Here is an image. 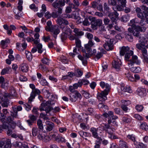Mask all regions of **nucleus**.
<instances>
[{
  "instance_id": "dca6fc26",
  "label": "nucleus",
  "mask_w": 148,
  "mask_h": 148,
  "mask_svg": "<svg viewBox=\"0 0 148 148\" xmlns=\"http://www.w3.org/2000/svg\"><path fill=\"white\" fill-rule=\"evenodd\" d=\"M82 84V82H79L77 83L74 84L73 86H71L69 87V90L71 92H73L74 91L75 89H77L78 87H81Z\"/></svg>"
},
{
  "instance_id": "a878e982",
  "label": "nucleus",
  "mask_w": 148,
  "mask_h": 148,
  "mask_svg": "<svg viewBox=\"0 0 148 148\" xmlns=\"http://www.w3.org/2000/svg\"><path fill=\"white\" fill-rule=\"evenodd\" d=\"M128 101V102L127 103H126L127 101H126L125 100L123 101L122 102L123 103L124 102V103L123 104H122L121 106V107L122 110L126 112H127V111L128 110V108L126 106L128 105L131 103L130 101Z\"/></svg>"
},
{
  "instance_id": "69168bd1",
  "label": "nucleus",
  "mask_w": 148,
  "mask_h": 148,
  "mask_svg": "<svg viewBox=\"0 0 148 148\" xmlns=\"http://www.w3.org/2000/svg\"><path fill=\"white\" fill-rule=\"evenodd\" d=\"M29 8L32 10H34V11H37L38 10V8L36 7L35 5L34 4H32L29 6Z\"/></svg>"
},
{
  "instance_id": "393cba45",
  "label": "nucleus",
  "mask_w": 148,
  "mask_h": 148,
  "mask_svg": "<svg viewBox=\"0 0 148 148\" xmlns=\"http://www.w3.org/2000/svg\"><path fill=\"white\" fill-rule=\"evenodd\" d=\"M34 42V43L38 44L37 45V48L38 49V52L39 53H41L42 52V44H38V41L35 39H34V40L33 41Z\"/></svg>"
},
{
  "instance_id": "052dcab7",
  "label": "nucleus",
  "mask_w": 148,
  "mask_h": 148,
  "mask_svg": "<svg viewBox=\"0 0 148 148\" xmlns=\"http://www.w3.org/2000/svg\"><path fill=\"white\" fill-rule=\"evenodd\" d=\"M137 147L138 148H145L146 147V146L143 143H140L137 145Z\"/></svg>"
},
{
  "instance_id": "603ef678",
  "label": "nucleus",
  "mask_w": 148,
  "mask_h": 148,
  "mask_svg": "<svg viewBox=\"0 0 148 148\" xmlns=\"http://www.w3.org/2000/svg\"><path fill=\"white\" fill-rule=\"evenodd\" d=\"M141 19V20L140 21H136V23H138L141 26H143L145 24V21L144 18Z\"/></svg>"
},
{
  "instance_id": "423d86ee",
  "label": "nucleus",
  "mask_w": 148,
  "mask_h": 148,
  "mask_svg": "<svg viewBox=\"0 0 148 148\" xmlns=\"http://www.w3.org/2000/svg\"><path fill=\"white\" fill-rule=\"evenodd\" d=\"M92 28L94 30H96L98 26H101L102 24V21L101 19L96 20L95 18H92L91 22Z\"/></svg>"
},
{
  "instance_id": "49530a36",
  "label": "nucleus",
  "mask_w": 148,
  "mask_h": 148,
  "mask_svg": "<svg viewBox=\"0 0 148 148\" xmlns=\"http://www.w3.org/2000/svg\"><path fill=\"white\" fill-rule=\"evenodd\" d=\"M140 128L141 129L147 130H148V126L146 123H143L141 124L140 126Z\"/></svg>"
},
{
  "instance_id": "6e6552de",
  "label": "nucleus",
  "mask_w": 148,
  "mask_h": 148,
  "mask_svg": "<svg viewBox=\"0 0 148 148\" xmlns=\"http://www.w3.org/2000/svg\"><path fill=\"white\" fill-rule=\"evenodd\" d=\"M70 100L72 101H75L77 100L78 98H81L82 97L81 94L77 91L71 92L70 94Z\"/></svg>"
},
{
  "instance_id": "e433bc0d",
  "label": "nucleus",
  "mask_w": 148,
  "mask_h": 148,
  "mask_svg": "<svg viewBox=\"0 0 148 148\" xmlns=\"http://www.w3.org/2000/svg\"><path fill=\"white\" fill-rule=\"evenodd\" d=\"M138 92V94L139 96H141L145 95L146 94V91L145 90H144L143 89L142 90L138 89L137 90Z\"/></svg>"
},
{
  "instance_id": "f8f14e48",
  "label": "nucleus",
  "mask_w": 148,
  "mask_h": 148,
  "mask_svg": "<svg viewBox=\"0 0 148 148\" xmlns=\"http://www.w3.org/2000/svg\"><path fill=\"white\" fill-rule=\"evenodd\" d=\"M52 5L54 8L57 9L64 5V3L62 0H57L53 2Z\"/></svg>"
},
{
  "instance_id": "2f4dec72",
  "label": "nucleus",
  "mask_w": 148,
  "mask_h": 148,
  "mask_svg": "<svg viewBox=\"0 0 148 148\" xmlns=\"http://www.w3.org/2000/svg\"><path fill=\"white\" fill-rule=\"evenodd\" d=\"M98 107L99 109L103 110L104 111L108 110V107L101 103H99L98 105Z\"/></svg>"
},
{
  "instance_id": "774afa93",
  "label": "nucleus",
  "mask_w": 148,
  "mask_h": 148,
  "mask_svg": "<svg viewBox=\"0 0 148 148\" xmlns=\"http://www.w3.org/2000/svg\"><path fill=\"white\" fill-rule=\"evenodd\" d=\"M145 15V18L146 19L147 23H148V11H143Z\"/></svg>"
},
{
  "instance_id": "bb28decb",
  "label": "nucleus",
  "mask_w": 148,
  "mask_h": 148,
  "mask_svg": "<svg viewBox=\"0 0 148 148\" xmlns=\"http://www.w3.org/2000/svg\"><path fill=\"white\" fill-rule=\"evenodd\" d=\"M121 62L120 63L117 62L116 61L114 60V62H112V66L113 67L116 69L117 70H119L121 66Z\"/></svg>"
},
{
  "instance_id": "79ce46f5",
  "label": "nucleus",
  "mask_w": 148,
  "mask_h": 148,
  "mask_svg": "<svg viewBox=\"0 0 148 148\" xmlns=\"http://www.w3.org/2000/svg\"><path fill=\"white\" fill-rule=\"evenodd\" d=\"M82 94L84 96L86 99H88L90 98L91 96L89 94L84 90L82 91Z\"/></svg>"
},
{
  "instance_id": "8fccbe9b",
  "label": "nucleus",
  "mask_w": 148,
  "mask_h": 148,
  "mask_svg": "<svg viewBox=\"0 0 148 148\" xmlns=\"http://www.w3.org/2000/svg\"><path fill=\"white\" fill-rule=\"evenodd\" d=\"M142 55L143 57L144 62L148 63V57H147V53H144L142 54Z\"/></svg>"
},
{
  "instance_id": "4d7b16f0",
  "label": "nucleus",
  "mask_w": 148,
  "mask_h": 148,
  "mask_svg": "<svg viewBox=\"0 0 148 148\" xmlns=\"http://www.w3.org/2000/svg\"><path fill=\"white\" fill-rule=\"evenodd\" d=\"M108 3L109 4L112 5H115L116 4L115 0H108Z\"/></svg>"
},
{
  "instance_id": "a19ab883",
  "label": "nucleus",
  "mask_w": 148,
  "mask_h": 148,
  "mask_svg": "<svg viewBox=\"0 0 148 148\" xmlns=\"http://www.w3.org/2000/svg\"><path fill=\"white\" fill-rule=\"evenodd\" d=\"M11 147L10 140L8 139L6 141V144L2 148H10Z\"/></svg>"
},
{
  "instance_id": "c85d7f7f",
  "label": "nucleus",
  "mask_w": 148,
  "mask_h": 148,
  "mask_svg": "<svg viewBox=\"0 0 148 148\" xmlns=\"http://www.w3.org/2000/svg\"><path fill=\"white\" fill-rule=\"evenodd\" d=\"M133 52L132 50L129 51L128 53H127L125 55V58L126 60L128 61L129 60V59L130 57L131 56H132L133 54Z\"/></svg>"
},
{
  "instance_id": "a211bd4d",
  "label": "nucleus",
  "mask_w": 148,
  "mask_h": 148,
  "mask_svg": "<svg viewBox=\"0 0 148 148\" xmlns=\"http://www.w3.org/2000/svg\"><path fill=\"white\" fill-rule=\"evenodd\" d=\"M91 131L92 132L93 136L98 140V141L100 142L102 140L101 138L99 136L98 134L97 133V130L95 128H91Z\"/></svg>"
},
{
  "instance_id": "ea45409f",
  "label": "nucleus",
  "mask_w": 148,
  "mask_h": 148,
  "mask_svg": "<svg viewBox=\"0 0 148 148\" xmlns=\"http://www.w3.org/2000/svg\"><path fill=\"white\" fill-rule=\"evenodd\" d=\"M104 52H105V51L102 49L100 52H98L96 56L97 58V59L100 58L102 56L103 53H105Z\"/></svg>"
},
{
  "instance_id": "f3484780",
  "label": "nucleus",
  "mask_w": 148,
  "mask_h": 148,
  "mask_svg": "<svg viewBox=\"0 0 148 148\" xmlns=\"http://www.w3.org/2000/svg\"><path fill=\"white\" fill-rule=\"evenodd\" d=\"M136 47L137 49L141 50L142 54L144 53H147V47L144 45L140 43H138L136 44Z\"/></svg>"
},
{
  "instance_id": "c756f323",
  "label": "nucleus",
  "mask_w": 148,
  "mask_h": 148,
  "mask_svg": "<svg viewBox=\"0 0 148 148\" xmlns=\"http://www.w3.org/2000/svg\"><path fill=\"white\" fill-rule=\"evenodd\" d=\"M131 71L134 73H138L141 71V69L139 66L132 67L130 68Z\"/></svg>"
},
{
  "instance_id": "e2e57ef3",
  "label": "nucleus",
  "mask_w": 148,
  "mask_h": 148,
  "mask_svg": "<svg viewBox=\"0 0 148 148\" xmlns=\"http://www.w3.org/2000/svg\"><path fill=\"white\" fill-rule=\"evenodd\" d=\"M31 103V102L30 103H29L28 101V103L26 104L25 105L26 107V109L27 111H28L31 109V108L32 107Z\"/></svg>"
},
{
  "instance_id": "cd10ccee",
  "label": "nucleus",
  "mask_w": 148,
  "mask_h": 148,
  "mask_svg": "<svg viewBox=\"0 0 148 148\" xmlns=\"http://www.w3.org/2000/svg\"><path fill=\"white\" fill-rule=\"evenodd\" d=\"M20 68L22 71L23 72H26L28 71V67L27 64L23 63L21 64Z\"/></svg>"
},
{
  "instance_id": "9b49d317",
  "label": "nucleus",
  "mask_w": 148,
  "mask_h": 148,
  "mask_svg": "<svg viewBox=\"0 0 148 148\" xmlns=\"http://www.w3.org/2000/svg\"><path fill=\"white\" fill-rule=\"evenodd\" d=\"M94 44V43L91 40L88 41L87 44L85 45L84 49L82 50L83 53H86V52H89L90 51V49L91 47Z\"/></svg>"
},
{
  "instance_id": "4be33fe9",
  "label": "nucleus",
  "mask_w": 148,
  "mask_h": 148,
  "mask_svg": "<svg viewBox=\"0 0 148 148\" xmlns=\"http://www.w3.org/2000/svg\"><path fill=\"white\" fill-rule=\"evenodd\" d=\"M121 91L125 92H128L129 93H132V90L130 86H121Z\"/></svg>"
},
{
  "instance_id": "1a4fd4ad",
  "label": "nucleus",
  "mask_w": 148,
  "mask_h": 148,
  "mask_svg": "<svg viewBox=\"0 0 148 148\" xmlns=\"http://www.w3.org/2000/svg\"><path fill=\"white\" fill-rule=\"evenodd\" d=\"M134 64L137 65L140 64V61L138 59V57L135 55L132 56V59L129 61L128 63L129 66H132Z\"/></svg>"
},
{
  "instance_id": "680f3d73",
  "label": "nucleus",
  "mask_w": 148,
  "mask_h": 148,
  "mask_svg": "<svg viewBox=\"0 0 148 148\" xmlns=\"http://www.w3.org/2000/svg\"><path fill=\"white\" fill-rule=\"evenodd\" d=\"M103 22L105 25H108L110 21V20L108 18H104L103 20Z\"/></svg>"
},
{
  "instance_id": "39448f33",
  "label": "nucleus",
  "mask_w": 148,
  "mask_h": 148,
  "mask_svg": "<svg viewBox=\"0 0 148 148\" xmlns=\"http://www.w3.org/2000/svg\"><path fill=\"white\" fill-rule=\"evenodd\" d=\"M145 29L144 27H140V26H135L134 27H129L128 28V30L130 32H132L133 35L135 36L138 37L140 35V32L143 31V29Z\"/></svg>"
},
{
  "instance_id": "de8ad7c7",
  "label": "nucleus",
  "mask_w": 148,
  "mask_h": 148,
  "mask_svg": "<svg viewBox=\"0 0 148 148\" xmlns=\"http://www.w3.org/2000/svg\"><path fill=\"white\" fill-rule=\"evenodd\" d=\"M108 116L112 117V119H116L117 118V117L116 116H114L113 115V112L111 111H110L108 112Z\"/></svg>"
},
{
  "instance_id": "f257e3e1",
  "label": "nucleus",
  "mask_w": 148,
  "mask_h": 148,
  "mask_svg": "<svg viewBox=\"0 0 148 148\" xmlns=\"http://www.w3.org/2000/svg\"><path fill=\"white\" fill-rule=\"evenodd\" d=\"M100 86L103 88L105 87L106 89L102 91L101 93H98L97 95V98L99 101L103 102L107 99L106 95L108 94L110 89V86L108 84H106L103 82L100 83Z\"/></svg>"
},
{
  "instance_id": "09e8293b",
  "label": "nucleus",
  "mask_w": 148,
  "mask_h": 148,
  "mask_svg": "<svg viewBox=\"0 0 148 148\" xmlns=\"http://www.w3.org/2000/svg\"><path fill=\"white\" fill-rule=\"evenodd\" d=\"M114 130V129L113 128H110L108 129H106V131L110 135L109 136H110L111 135H113V132Z\"/></svg>"
},
{
  "instance_id": "c9c22d12",
  "label": "nucleus",
  "mask_w": 148,
  "mask_h": 148,
  "mask_svg": "<svg viewBox=\"0 0 148 148\" xmlns=\"http://www.w3.org/2000/svg\"><path fill=\"white\" fill-rule=\"evenodd\" d=\"M120 147L123 148H128V147L127 144L124 142L120 140L119 143Z\"/></svg>"
},
{
  "instance_id": "4468645a",
  "label": "nucleus",
  "mask_w": 148,
  "mask_h": 148,
  "mask_svg": "<svg viewBox=\"0 0 148 148\" xmlns=\"http://www.w3.org/2000/svg\"><path fill=\"white\" fill-rule=\"evenodd\" d=\"M40 93V91L37 89L33 90L31 93L30 97L29 98V103L32 102L33 99H34L36 94H39Z\"/></svg>"
},
{
  "instance_id": "4c0bfd02",
  "label": "nucleus",
  "mask_w": 148,
  "mask_h": 148,
  "mask_svg": "<svg viewBox=\"0 0 148 148\" xmlns=\"http://www.w3.org/2000/svg\"><path fill=\"white\" fill-rule=\"evenodd\" d=\"M37 124L38 126V128L40 130H42L43 129V126L42 121L40 119H38L37 121Z\"/></svg>"
},
{
  "instance_id": "338daca9",
  "label": "nucleus",
  "mask_w": 148,
  "mask_h": 148,
  "mask_svg": "<svg viewBox=\"0 0 148 148\" xmlns=\"http://www.w3.org/2000/svg\"><path fill=\"white\" fill-rule=\"evenodd\" d=\"M42 63L45 64H49V60L47 58H44L42 60Z\"/></svg>"
},
{
  "instance_id": "f704fd0d",
  "label": "nucleus",
  "mask_w": 148,
  "mask_h": 148,
  "mask_svg": "<svg viewBox=\"0 0 148 148\" xmlns=\"http://www.w3.org/2000/svg\"><path fill=\"white\" fill-rule=\"evenodd\" d=\"M25 53L26 54V57L29 61H31L32 58V55L31 53L28 51H25Z\"/></svg>"
},
{
  "instance_id": "0e129e2a",
  "label": "nucleus",
  "mask_w": 148,
  "mask_h": 148,
  "mask_svg": "<svg viewBox=\"0 0 148 148\" xmlns=\"http://www.w3.org/2000/svg\"><path fill=\"white\" fill-rule=\"evenodd\" d=\"M138 17L140 19L144 18H145V15L144 13L140 12L137 14Z\"/></svg>"
},
{
  "instance_id": "6e6d98bb",
  "label": "nucleus",
  "mask_w": 148,
  "mask_h": 148,
  "mask_svg": "<svg viewBox=\"0 0 148 148\" xmlns=\"http://www.w3.org/2000/svg\"><path fill=\"white\" fill-rule=\"evenodd\" d=\"M3 102L1 104V106L3 107H7L8 106L9 102L8 100L3 101Z\"/></svg>"
},
{
  "instance_id": "2eb2a0df",
  "label": "nucleus",
  "mask_w": 148,
  "mask_h": 148,
  "mask_svg": "<svg viewBox=\"0 0 148 148\" xmlns=\"http://www.w3.org/2000/svg\"><path fill=\"white\" fill-rule=\"evenodd\" d=\"M111 40L109 41L106 42L103 45L104 47L106 50L108 51L113 49V46L112 43L110 42Z\"/></svg>"
},
{
  "instance_id": "bf43d9fd",
  "label": "nucleus",
  "mask_w": 148,
  "mask_h": 148,
  "mask_svg": "<svg viewBox=\"0 0 148 148\" xmlns=\"http://www.w3.org/2000/svg\"><path fill=\"white\" fill-rule=\"evenodd\" d=\"M18 145L19 146H21V148H29L27 145L25 144H22L21 142H18Z\"/></svg>"
},
{
  "instance_id": "f03ea898",
  "label": "nucleus",
  "mask_w": 148,
  "mask_h": 148,
  "mask_svg": "<svg viewBox=\"0 0 148 148\" xmlns=\"http://www.w3.org/2000/svg\"><path fill=\"white\" fill-rule=\"evenodd\" d=\"M54 104V103H51L50 101H48L46 102L44 101L41 104V106L39 108V110L40 111L45 110L47 114L49 113V115H51L50 114V112L53 110V108L51 106Z\"/></svg>"
},
{
  "instance_id": "a18cd8bd",
  "label": "nucleus",
  "mask_w": 148,
  "mask_h": 148,
  "mask_svg": "<svg viewBox=\"0 0 148 148\" xmlns=\"http://www.w3.org/2000/svg\"><path fill=\"white\" fill-rule=\"evenodd\" d=\"M14 12L16 14V15L15 16V18L17 19H20L21 16L18 15L19 13V12L18 11L17 9L16 8L14 9Z\"/></svg>"
},
{
  "instance_id": "c03bdc74",
  "label": "nucleus",
  "mask_w": 148,
  "mask_h": 148,
  "mask_svg": "<svg viewBox=\"0 0 148 148\" xmlns=\"http://www.w3.org/2000/svg\"><path fill=\"white\" fill-rule=\"evenodd\" d=\"M74 32L77 36H81L83 35L84 32L82 31H79L77 28H75L74 30Z\"/></svg>"
},
{
  "instance_id": "7ed1b4c3",
  "label": "nucleus",
  "mask_w": 148,
  "mask_h": 148,
  "mask_svg": "<svg viewBox=\"0 0 148 148\" xmlns=\"http://www.w3.org/2000/svg\"><path fill=\"white\" fill-rule=\"evenodd\" d=\"M119 14L116 12L115 11L113 12H109L108 16L111 19L112 23L108 24L107 28L108 30L111 29L113 27L114 25V23H116V21L118 19Z\"/></svg>"
},
{
  "instance_id": "20e7f679",
  "label": "nucleus",
  "mask_w": 148,
  "mask_h": 148,
  "mask_svg": "<svg viewBox=\"0 0 148 148\" xmlns=\"http://www.w3.org/2000/svg\"><path fill=\"white\" fill-rule=\"evenodd\" d=\"M96 51L95 49H94L92 51L91 49H90V52H86V53H84L83 56L85 57V58L80 55L78 56V57L79 59L82 61L83 64L84 65H85L87 64V60L86 58H88L92 55H95L96 53Z\"/></svg>"
},
{
  "instance_id": "6ab92c4d",
  "label": "nucleus",
  "mask_w": 148,
  "mask_h": 148,
  "mask_svg": "<svg viewBox=\"0 0 148 148\" xmlns=\"http://www.w3.org/2000/svg\"><path fill=\"white\" fill-rule=\"evenodd\" d=\"M45 124L46 126V130H47L50 131L53 129L54 125L53 123L49 121H46L45 122Z\"/></svg>"
},
{
  "instance_id": "0eeeda50",
  "label": "nucleus",
  "mask_w": 148,
  "mask_h": 148,
  "mask_svg": "<svg viewBox=\"0 0 148 148\" xmlns=\"http://www.w3.org/2000/svg\"><path fill=\"white\" fill-rule=\"evenodd\" d=\"M56 21L60 28L62 29L64 28V25H67L69 24V22L67 20L60 17L57 19Z\"/></svg>"
},
{
  "instance_id": "3c124183",
  "label": "nucleus",
  "mask_w": 148,
  "mask_h": 148,
  "mask_svg": "<svg viewBox=\"0 0 148 148\" xmlns=\"http://www.w3.org/2000/svg\"><path fill=\"white\" fill-rule=\"evenodd\" d=\"M52 137L53 138H54L56 141L60 142V136L58 134H53L52 135Z\"/></svg>"
},
{
  "instance_id": "37998d69",
  "label": "nucleus",
  "mask_w": 148,
  "mask_h": 148,
  "mask_svg": "<svg viewBox=\"0 0 148 148\" xmlns=\"http://www.w3.org/2000/svg\"><path fill=\"white\" fill-rule=\"evenodd\" d=\"M76 46L78 48L81 47V42L80 40L77 38H75Z\"/></svg>"
},
{
  "instance_id": "473e14b6",
  "label": "nucleus",
  "mask_w": 148,
  "mask_h": 148,
  "mask_svg": "<svg viewBox=\"0 0 148 148\" xmlns=\"http://www.w3.org/2000/svg\"><path fill=\"white\" fill-rule=\"evenodd\" d=\"M10 69L11 68L10 67L6 68L3 69H2L1 72V75H4L6 73H9L10 72Z\"/></svg>"
},
{
  "instance_id": "72a5a7b5",
  "label": "nucleus",
  "mask_w": 148,
  "mask_h": 148,
  "mask_svg": "<svg viewBox=\"0 0 148 148\" xmlns=\"http://www.w3.org/2000/svg\"><path fill=\"white\" fill-rule=\"evenodd\" d=\"M39 130L37 127H33L32 130V134L33 136H36L38 133Z\"/></svg>"
},
{
  "instance_id": "412c9836",
  "label": "nucleus",
  "mask_w": 148,
  "mask_h": 148,
  "mask_svg": "<svg viewBox=\"0 0 148 148\" xmlns=\"http://www.w3.org/2000/svg\"><path fill=\"white\" fill-rule=\"evenodd\" d=\"M130 49L128 47H121L120 51V54L121 56H123L125 55L127 53L130 51Z\"/></svg>"
},
{
  "instance_id": "5701e85b",
  "label": "nucleus",
  "mask_w": 148,
  "mask_h": 148,
  "mask_svg": "<svg viewBox=\"0 0 148 148\" xmlns=\"http://www.w3.org/2000/svg\"><path fill=\"white\" fill-rule=\"evenodd\" d=\"M13 120V118L12 117L10 116H9L6 119L5 122L12 125L14 127L16 124Z\"/></svg>"
},
{
  "instance_id": "b1692460",
  "label": "nucleus",
  "mask_w": 148,
  "mask_h": 148,
  "mask_svg": "<svg viewBox=\"0 0 148 148\" xmlns=\"http://www.w3.org/2000/svg\"><path fill=\"white\" fill-rule=\"evenodd\" d=\"M2 125L3 129L5 130H8L9 129H13L14 127L12 125L10 124L5 121L3 123Z\"/></svg>"
},
{
  "instance_id": "13d9d810",
  "label": "nucleus",
  "mask_w": 148,
  "mask_h": 148,
  "mask_svg": "<svg viewBox=\"0 0 148 148\" xmlns=\"http://www.w3.org/2000/svg\"><path fill=\"white\" fill-rule=\"evenodd\" d=\"M51 139L49 136L47 135L45 136L43 139V141L45 142H47L49 141Z\"/></svg>"
},
{
  "instance_id": "9d476101",
  "label": "nucleus",
  "mask_w": 148,
  "mask_h": 148,
  "mask_svg": "<svg viewBox=\"0 0 148 148\" xmlns=\"http://www.w3.org/2000/svg\"><path fill=\"white\" fill-rule=\"evenodd\" d=\"M52 28L49 32H51L54 37L56 38L57 35L60 32V30L58 26L56 25H53Z\"/></svg>"
},
{
  "instance_id": "58836bf2",
  "label": "nucleus",
  "mask_w": 148,
  "mask_h": 148,
  "mask_svg": "<svg viewBox=\"0 0 148 148\" xmlns=\"http://www.w3.org/2000/svg\"><path fill=\"white\" fill-rule=\"evenodd\" d=\"M80 135L84 138L85 140H87V137L88 136V134L86 132H84L82 131H80L79 132Z\"/></svg>"
},
{
  "instance_id": "5fc2aeb1",
  "label": "nucleus",
  "mask_w": 148,
  "mask_h": 148,
  "mask_svg": "<svg viewBox=\"0 0 148 148\" xmlns=\"http://www.w3.org/2000/svg\"><path fill=\"white\" fill-rule=\"evenodd\" d=\"M143 107L141 105H138L136 106V108L138 112H140L143 109Z\"/></svg>"
},
{
  "instance_id": "ddd939ff",
  "label": "nucleus",
  "mask_w": 148,
  "mask_h": 148,
  "mask_svg": "<svg viewBox=\"0 0 148 148\" xmlns=\"http://www.w3.org/2000/svg\"><path fill=\"white\" fill-rule=\"evenodd\" d=\"M58 15L56 12H52L51 13L47 11L45 13V16L47 19L50 18L51 17L53 18H56L58 17Z\"/></svg>"
},
{
  "instance_id": "7c9ffc66",
  "label": "nucleus",
  "mask_w": 148,
  "mask_h": 148,
  "mask_svg": "<svg viewBox=\"0 0 148 148\" xmlns=\"http://www.w3.org/2000/svg\"><path fill=\"white\" fill-rule=\"evenodd\" d=\"M53 25H52V23L51 21H48L47 23V26L45 27V30L48 32L52 28V27Z\"/></svg>"
},
{
  "instance_id": "864d4df0",
  "label": "nucleus",
  "mask_w": 148,
  "mask_h": 148,
  "mask_svg": "<svg viewBox=\"0 0 148 148\" xmlns=\"http://www.w3.org/2000/svg\"><path fill=\"white\" fill-rule=\"evenodd\" d=\"M137 19H133L130 21V26L132 27H133L136 26L135 25V23H136V21H137Z\"/></svg>"
},
{
  "instance_id": "aec40b11",
  "label": "nucleus",
  "mask_w": 148,
  "mask_h": 148,
  "mask_svg": "<svg viewBox=\"0 0 148 148\" xmlns=\"http://www.w3.org/2000/svg\"><path fill=\"white\" fill-rule=\"evenodd\" d=\"M11 95L8 93H5L3 94L0 93V99L2 101L8 100V98H10Z\"/></svg>"
}]
</instances>
